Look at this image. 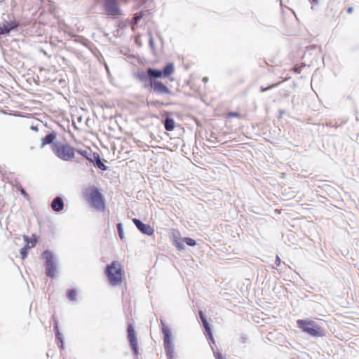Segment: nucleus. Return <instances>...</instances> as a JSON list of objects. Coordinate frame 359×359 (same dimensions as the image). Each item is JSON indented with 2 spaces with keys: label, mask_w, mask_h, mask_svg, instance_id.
<instances>
[{
  "label": "nucleus",
  "mask_w": 359,
  "mask_h": 359,
  "mask_svg": "<svg viewBox=\"0 0 359 359\" xmlns=\"http://www.w3.org/2000/svg\"><path fill=\"white\" fill-rule=\"evenodd\" d=\"M297 326L302 332L312 337H324L325 330L316 321L311 319H299L297 321Z\"/></svg>",
  "instance_id": "nucleus-1"
},
{
  "label": "nucleus",
  "mask_w": 359,
  "mask_h": 359,
  "mask_svg": "<svg viewBox=\"0 0 359 359\" xmlns=\"http://www.w3.org/2000/svg\"><path fill=\"white\" fill-rule=\"evenodd\" d=\"M106 273L110 283L113 285H120L124 278L123 267L118 261H114L107 266Z\"/></svg>",
  "instance_id": "nucleus-2"
},
{
  "label": "nucleus",
  "mask_w": 359,
  "mask_h": 359,
  "mask_svg": "<svg viewBox=\"0 0 359 359\" xmlns=\"http://www.w3.org/2000/svg\"><path fill=\"white\" fill-rule=\"evenodd\" d=\"M54 154L63 161H71L75 154V149L66 143H54L51 146Z\"/></svg>",
  "instance_id": "nucleus-3"
},
{
  "label": "nucleus",
  "mask_w": 359,
  "mask_h": 359,
  "mask_svg": "<svg viewBox=\"0 0 359 359\" xmlns=\"http://www.w3.org/2000/svg\"><path fill=\"white\" fill-rule=\"evenodd\" d=\"M91 206L97 211L104 212L105 210L104 196L97 189H91Z\"/></svg>",
  "instance_id": "nucleus-4"
},
{
  "label": "nucleus",
  "mask_w": 359,
  "mask_h": 359,
  "mask_svg": "<svg viewBox=\"0 0 359 359\" xmlns=\"http://www.w3.org/2000/svg\"><path fill=\"white\" fill-rule=\"evenodd\" d=\"M161 323L162 325V332L163 334V339H164V346L167 355L171 358L172 356V353L174 352V347L172 344V341L170 339L171 332L169 328L165 325L164 320H161Z\"/></svg>",
  "instance_id": "nucleus-5"
},
{
  "label": "nucleus",
  "mask_w": 359,
  "mask_h": 359,
  "mask_svg": "<svg viewBox=\"0 0 359 359\" xmlns=\"http://www.w3.org/2000/svg\"><path fill=\"white\" fill-rule=\"evenodd\" d=\"M104 9L105 13L109 15H120L122 14L116 0H105Z\"/></svg>",
  "instance_id": "nucleus-6"
},
{
  "label": "nucleus",
  "mask_w": 359,
  "mask_h": 359,
  "mask_svg": "<svg viewBox=\"0 0 359 359\" xmlns=\"http://www.w3.org/2000/svg\"><path fill=\"white\" fill-rule=\"evenodd\" d=\"M43 257L46 259V275L50 278L55 277L56 267L54 264L53 255L48 251H45L43 252Z\"/></svg>",
  "instance_id": "nucleus-7"
},
{
  "label": "nucleus",
  "mask_w": 359,
  "mask_h": 359,
  "mask_svg": "<svg viewBox=\"0 0 359 359\" xmlns=\"http://www.w3.org/2000/svg\"><path fill=\"white\" fill-rule=\"evenodd\" d=\"M128 339L129 341L131 348L135 355L139 354L137 348V340L136 337L135 331L133 325L130 324L127 327Z\"/></svg>",
  "instance_id": "nucleus-8"
},
{
  "label": "nucleus",
  "mask_w": 359,
  "mask_h": 359,
  "mask_svg": "<svg viewBox=\"0 0 359 359\" xmlns=\"http://www.w3.org/2000/svg\"><path fill=\"white\" fill-rule=\"evenodd\" d=\"M133 222L142 233L146 234L147 236H153L154 233V228L149 224H146L142 222L140 219L134 218L133 219Z\"/></svg>",
  "instance_id": "nucleus-9"
},
{
  "label": "nucleus",
  "mask_w": 359,
  "mask_h": 359,
  "mask_svg": "<svg viewBox=\"0 0 359 359\" xmlns=\"http://www.w3.org/2000/svg\"><path fill=\"white\" fill-rule=\"evenodd\" d=\"M151 86L153 87L154 92L158 94L170 95L171 90L161 81H154L151 82Z\"/></svg>",
  "instance_id": "nucleus-10"
},
{
  "label": "nucleus",
  "mask_w": 359,
  "mask_h": 359,
  "mask_svg": "<svg viewBox=\"0 0 359 359\" xmlns=\"http://www.w3.org/2000/svg\"><path fill=\"white\" fill-rule=\"evenodd\" d=\"M18 26V23L15 21L6 22L0 26V35L8 34L11 30L16 28Z\"/></svg>",
  "instance_id": "nucleus-11"
},
{
  "label": "nucleus",
  "mask_w": 359,
  "mask_h": 359,
  "mask_svg": "<svg viewBox=\"0 0 359 359\" xmlns=\"http://www.w3.org/2000/svg\"><path fill=\"white\" fill-rule=\"evenodd\" d=\"M51 208L56 212L62 210L64 208L62 199L60 197H56L51 203Z\"/></svg>",
  "instance_id": "nucleus-12"
},
{
  "label": "nucleus",
  "mask_w": 359,
  "mask_h": 359,
  "mask_svg": "<svg viewBox=\"0 0 359 359\" xmlns=\"http://www.w3.org/2000/svg\"><path fill=\"white\" fill-rule=\"evenodd\" d=\"M54 330L55 332L56 340L57 341V343L59 344L60 348L62 350L65 349L63 339H62V335H61V334L60 332L57 321L55 322V325L54 327Z\"/></svg>",
  "instance_id": "nucleus-13"
},
{
  "label": "nucleus",
  "mask_w": 359,
  "mask_h": 359,
  "mask_svg": "<svg viewBox=\"0 0 359 359\" xmlns=\"http://www.w3.org/2000/svg\"><path fill=\"white\" fill-rule=\"evenodd\" d=\"M55 138L56 134L55 133L47 135L41 140V147H43L46 144H52Z\"/></svg>",
  "instance_id": "nucleus-14"
},
{
  "label": "nucleus",
  "mask_w": 359,
  "mask_h": 359,
  "mask_svg": "<svg viewBox=\"0 0 359 359\" xmlns=\"http://www.w3.org/2000/svg\"><path fill=\"white\" fill-rule=\"evenodd\" d=\"M23 238L25 241L26 242V245L20 250V256L22 260H24L26 258L27 255V251L29 249H30L29 245V237L27 236H24Z\"/></svg>",
  "instance_id": "nucleus-15"
},
{
  "label": "nucleus",
  "mask_w": 359,
  "mask_h": 359,
  "mask_svg": "<svg viewBox=\"0 0 359 359\" xmlns=\"http://www.w3.org/2000/svg\"><path fill=\"white\" fill-rule=\"evenodd\" d=\"M93 158L95 160V164L97 165L100 170H107V167L104 164V163L101 161L100 156L97 153L93 154Z\"/></svg>",
  "instance_id": "nucleus-16"
},
{
  "label": "nucleus",
  "mask_w": 359,
  "mask_h": 359,
  "mask_svg": "<svg viewBox=\"0 0 359 359\" xmlns=\"http://www.w3.org/2000/svg\"><path fill=\"white\" fill-rule=\"evenodd\" d=\"M147 74L149 76L154 79L161 78L163 76V72L158 69H154L151 68H149L147 69Z\"/></svg>",
  "instance_id": "nucleus-17"
},
{
  "label": "nucleus",
  "mask_w": 359,
  "mask_h": 359,
  "mask_svg": "<svg viewBox=\"0 0 359 359\" xmlns=\"http://www.w3.org/2000/svg\"><path fill=\"white\" fill-rule=\"evenodd\" d=\"M175 71L174 65L172 63H169L165 65L163 69V74L164 77H167L173 74Z\"/></svg>",
  "instance_id": "nucleus-18"
},
{
  "label": "nucleus",
  "mask_w": 359,
  "mask_h": 359,
  "mask_svg": "<svg viewBox=\"0 0 359 359\" xmlns=\"http://www.w3.org/2000/svg\"><path fill=\"white\" fill-rule=\"evenodd\" d=\"M164 126L168 131L173 130L175 126L174 120L170 118H167L164 122Z\"/></svg>",
  "instance_id": "nucleus-19"
},
{
  "label": "nucleus",
  "mask_w": 359,
  "mask_h": 359,
  "mask_svg": "<svg viewBox=\"0 0 359 359\" xmlns=\"http://www.w3.org/2000/svg\"><path fill=\"white\" fill-rule=\"evenodd\" d=\"M199 315H200V318H201V319L202 320V323H203V326L205 327V331L208 333V334L210 336H211L212 334H211L210 327V326L208 325V323L207 322V320L205 319V317L204 316L203 312L200 311Z\"/></svg>",
  "instance_id": "nucleus-20"
},
{
  "label": "nucleus",
  "mask_w": 359,
  "mask_h": 359,
  "mask_svg": "<svg viewBox=\"0 0 359 359\" xmlns=\"http://www.w3.org/2000/svg\"><path fill=\"white\" fill-rule=\"evenodd\" d=\"M76 291L75 290H69L67 292V297L71 301H75L76 299Z\"/></svg>",
  "instance_id": "nucleus-21"
},
{
  "label": "nucleus",
  "mask_w": 359,
  "mask_h": 359,
  "mask_svg": "<svg viewBox=\"0 0 359 359\" xmlns=\"http://www.w3.org/2000/svg\"><path fill=\"white\" fill-rule=\"evenodd\" d=\"M117 231L118 233V236L121 240L124 238V233H123V228L121 223L117 224L116 225Z\"/></svg>",
  "instance_id": "nucleus-22"
},
{
  "label": "nucleus",
  "mask_w": 359,
  "mask_h": 359,
  "mask_svg": "<svg viewBox=\"0 0 359 359\" xmlns=\"http://www.w3.org/2000/svg\"><path fill=\"white\" fill-rule=\"evenodd\" d=\"M147 72L145 73L144 72H137L136 74V77L141 81H144L146 80L147 79Z\"/></svg>",
  "instance_id": "nucleus-23"
},
{
  "label": "nucleus",
  "mask_w": 359,
  "mask_h": 359,
  "mask_svg": "<svg viewBox=\"0 0 359 359\" xmlns=\"http://www.w3.org/2000/svg\"><path fill=\"white\" fill-rule=\"evenodd\" d=\"M183 241L184 243H186V244L189 245V246H194L196 244V241L194 239L191 238H187V237L184 238H183Z\"/></svg>",
  "instance_id": "nucleus-24"
},
{
  "label": "nucleus",
  "mask_w": 359,
  "mask_h": 359,
  "mask_svg": "<svg viewBox=\"0 0 359 359\" xmlns=\"http://www.w3.org/2000/svg\"><path fill=\"white\" fill-rule=\"evenodd\" d=\"M241 114L238 112H229L226 114V118H241Z\"/></svg>",
  "instance_id": "nucleus-25"
},
{
  "label": "nucleus",
  "mask_w": 359,
  "mask_h": 359,
  "mask_svg": "<svg viewBox=\"0 0 359 359\" xmlns=\"http://www.w3.org/2000/svg\"><path fill=\"white\" fill-rule=\"evenodd\" d=\"M143 15L142 13H136L133 18L134 24L137 25L139 21L142 18Z\"/></svg>",
  "instance_id": "nucleus-26"
},
{
  "label": "nucleus",
  "mask_w": 359,
  "mask_h": 359,
  "mask_svg": "<svg viewBox=\"0 0 359 359\" xmlns=\"http://www.w3.org/2000/svg\"><path fill=\"white\" fill-rule=\"evenodd\" d=\"M36 243V238L33 236L32 238H29V248H34Z\"/></svg>",
  "instance_id": "nucleus-27"
},
{
  "label": "nucleus",
  "mask_w": 359,
  "mask_h": 359,
  "mask_svg": "<svg viewBox=\"0 0 359 359\" xmlns=\"http://www.w3.org/2000/svg\"><path fill=\"white\" fill-rule=\"evenodd\" d=\"M83 197L87 201H90V192L88 189H86L82 193Z\"/></svg>",
  "instance_id": "nucleus-28"
},
{
  "label": "nucleus",
  "mask_w": 359,
  "mask_h": 359,
  "mask_svg": "<svg viewBox=\"0 0 359 359\" xmlns=\"http://www.w3.org/2000/svg\"><path fill=\"white\" fill-rule=\"evenodd\" d=\"M174 245L178 250H182L184 248L182 241H175Z\"/></svg>",
  "instance_id": "nucleus-29"
},
{
  "label": "nucleus",
  "mask_w": 359,
  "mask_h": 359,
  "mask_svg": "<svg viewBox=\"0 0 359 359\" xmlns=\"http://www.w3.org/2000/svg\"><path fill=\"white\" fill-rule=\"evenodd\" d=\"M77 152L81 154L83 156H84L86 159H90L87 151L78 150Z\"/></svg>",
  "instance_id": "nucleus-30"
},
{
  "label": "nucleus",
  "mask_w": 359,
  "mask_h": 359,
  "mask_svg": "<svg viewBox=\"0 0 359 359\" xmlns=\"http://www.w3.org/2000/svg\"><path fill=\"white\" fill-rule=\"evenodd\" d=\"M303 67H304L303 66L295 67L292 69V71H293V72H294L296 74H299Z\"/></svg>",
  "instance_id": "nucleus-31"
},
{
  "label": "nucleus",
  "mask_w": 359,
  "mask_h": 359,
  "mask_svg": "<svg viewBox=\"0 0 359 359\" xmlns=\"http://www.w3.org/2000/svg\"><path fill=\"white\" fill-rule=\"evenodd\" d=\"M275 86H276V85H271V86H269L267 88L261 87V91L262 92L266 91L267 90H269V89H270V88H271L273 87H275Z\"/></svg>",
  "instance_id": "nucleus-32"
},
{
  "label": "nucleus",
  "mask_w": 359,
  "mask_h": 359,
  "mask_svg": "<svg viewBox=\"0 0 359 359\" xmlns=\"http://www.w3.org/2000/svg\"><path fill=\"white\" fill-rule=\"evenodd\" d=\"M215 358H216V359H223V355L221 353H217L215 355Z\"/></svg>",
  "instance_id": "nucleus-33"
},
{
  "label": "nucleus",
  "mask_w": 359,
  "mask_h": 359,
  "mask_svg": "<svg viewBox=\"0 0 359 359\" xmlns=\"http://www.w3.org/2000/svg\"><path fill=\"white\" fill-rule=\"evenodd\" d=\"M20 192H21V194H22L23 196H27V194L26 193V191H25V189H20Z\"/></svg>",
  "instance_id": "nucleus-34"
},
{
  "label": "nucleus",
  "mask_w": 359,
  "mask_h": 359,
  "mask_svg": "<svg viewBox=\"0 0 359 359\" xmlns=\"http://www.w3.org/2000/svg\"><path fill=\"white\" fill-rule=\"evenodd\" d=\"M347 12H348V13H351L353 12V8L352 7H348L347 8Z\"/></svg>",
  "instance_id": "nucleus-35"
},
{
  "label": "nucleus",
  "mask_w": 359,
  "mask_h": 359,
  "mask_svg": "<svg viewBox=\"0 0 359 359\" xmlns=\"http://www.w3.org/2000/svg\"><path fill=\"white\" fill-rule=\"evenodd\" d=\"M290 78V77H286V78H285L284 79H283L281 81H280L279 83H281V82H283V81H287V80H288Z\"/></svg>",
  "instance_id": "nucleus-36"
},
{
  "label": "nucleus",
  "mask_w": 359,
  "mask_h": 359,
  "mask_svg": "<svg viewBox=\"0 0 359 359\" xmlns=\"http://www.w3.org/2000/svg\"><path fill=\"white\" fill-rule=\"evenodd\" d=\"M276 261L278 262V263H280V259L278 256L276 257ZM278 265H279V264H278Z\"/></svg>",
  "instance_id": "nucleus-37"
}]
</instances>
